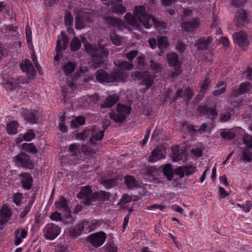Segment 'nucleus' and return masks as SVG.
<instances>
[{"label": "nucleus", "instance_id": "1", "mask_svg": "<svg viewBox=\"0 0 252 252\" xmlns=\"http://www.w3.org/2000/svg\"><path fill=\"white\" fill-rule=\"evenodd\" d=\"M134 18H132L129 23L133 27H138L136 20L137 19L146 29L150 28L152 25L160 32H165L166 24L163 22L157 21L156 19L145 12V8L143 6H135L134 10Z\"/></svg>", "mask_w": 252, "mask_h": 252}, {"label": "nucleus", "instance_id": "2", "mask_svg": "<svg viewBox=\"0 0 252 252\" xmlns=\"http://www.w3.org/2000/svg\"><path fill=\"white\" fill-rule=\"evenodd\" d=\"M85 48L93 58L90 64L94 69L99 67L103 63L104 59L107 58L109 55V51L105 46L101 45L99 43L97 47L92 44L87 43Z\"/></svg>", "mask_w": 252, "mask_h": 252}, {"label": "nucleus", "instance_id": "3", "mask_svg": "<svg viewBox=\"0 0 252 252\" xmlns=\"http://www.w3.org/2000/svg\"><path fill=\"white\" fill-rule=\"evenodd\" d=\"M96 80L101 83H114L123 81L125 79L124 73L122 71H114L109 74L105 70L100 69L95 72Z\"/></svg>", "mask_w": 252, "mask_h": 252}, {"label": "nucleus", "instance_id": "4", "mask_svg": "<svg viewBox=\"0 0 252 252\" xmlns=\"http://www.w3.org/2000/svg\"><path fill=\"white\" fill-rule=\"evenodd\" d=\"M131 76L134 81H140V85H145L146 87V91L149 89L154 82V77L149 72L136 71L132 72Z\"/></svg>", "mask_w": 252, "mask_h": 252}, {"label": "nucleus", "instance_id": "5", "mask_svg": "<svg viewBox=\"0 0 252 252\" xmlns=\"http://www.w3.org/2000/svg\"><path fill=\"white\" fill-rule=\"evenodd\" d=\"M131 109V107L119 103L117 107L118 114L110 113V117L116 122L122 123L126 120V115L129 114Z\"/></svg>", "mask_w": 252, "mask_h": 252}, {"label": "nucleus", "instance_id": "6", "mask_svg": "<svg viewBox=\"0 0 252 252\" xmlns=\"http://www.w3.org/2000/svg\"><path fill=\"white\" fill-rule=\"evenodd\" d=\"M61 229L58 225L53 223L47 224L43 229V236L47 240H53L60 233Z\"/></svg>", "mask_w": 252, "mask_h": 252}, {"label": "nucleus", "instance_id": "7", "mask_svg": "<svg viewBox=\"0 0 252 252\" xmlns=\"http://www.w3.org/2000/svg\"><path fill=\"white\" fill-rule=\"evenodd\" d=\"M104 4L111 5V10L118 15H122L126 12V7L121 4L122 0H101Z\"/></svg>", "mask_w": 252, "mask_h": 252}, {"label": "nucleus", "instance_id": "8", "mask_svg": "<svg viewBox=\"0 0 252 252\" xmlns=\"http://www.w3.org/2000/svg\"><path fill=\"white\" fill-rule=\"evenodd\" d=\"M106 238V235L103 232H98L92 234L87 238L88 242L95 248H98L102 246Z\"/></svg>", "mask_w": 252, "mask_h": 252}, {"label": "nucleus", "instance_id": "9", "mask_svg": "<svg viewBox=\"0 0 252 252\" xmlns=\"http://www.w3.org/2000/svg\"><path fill=\"white\" fill-rule=\"evenodd\" d=\"M110 197V193L105 191H100L99 192H94L93 195V198L86 201V205L90 206L93 204V203L97 201L99 203L108 200Z\"/></svg>", "mask_w": 252, "mask_h": 252}, {"label": "nucleus", "instance_id": "10", "mask_svg": "<svg viewBox=\"0 0 252 252\" xmlns=\"http://www.w3.org/2000/svg\"><path fill=\"white\" fill-rule=\"evenodd\" d=\"M19 66L23 72L27 73L28 79L31 80L34 78L35 70L30 60L26 59L23 63L19 64Z\"/></svg>", "mask_w": 252, "mask_h": 252}, {"label": "nucleus", "instance_id": "11", "mask_svg": "<svg viewBox=\"0 0 252 252\" xmlns=\"http://www.w3.org/2000/svg\"><path fill=\"white\" fill-rule=\"evenodd\" d=\"M233 39L234 42L238 44L243 50L246 49L249 44L247 35L242 31L235 32L233 34Z\"/></svg>", "mask_w": 252, "mask_h": 252}, {"label": "nucleus", "instance_id": "12", "mask_svg": "<svg viewBox=\"0 0 252 252\" xmlns=\"http://www.w3.org/2000/svg\"><path fill=\"white\" fill-rule=\"evenodd\" d=\"M197 110L199 115H207L212 121H214L218 116L215 107H209L208 105H199Z\"/></svg>", "mask_w": 252, "mask_h": 252}, {"label": "nucleus", "instance_id": "13", "mask_svg": "<svg viewBox=\"0 0 252 252\" xmlns=\"http://www.w3.org/2000/svg\"><path fill=\"white\" fill-rule=\"evenodd\" d=\"M193 95V93L190 88H187L185 89H179L175 93L174 100H176L178 98H182L184 101L188 102Z\"/></svg>", "mask_w": 252, "mask_h": 252}, {"label": "nucleus", "instance_id": "14", "mask_svg": "<svg viewBox=\"0 0 252 252\" xmlns=\"http://www.w3.org/2000/svg\"><path fill=\"white\" fill-rule=\"evenodd\" d=\"M16 157L18 161L22 167L30 169L34 168V164L30 159V156L22 153L17 155Z\"/></svg>", "mask_w": 252, "mask_h": 252}, {"label": "nucleus", "instance_id": "15", "mask_svg": "<svg viewBox=\"0 0 252 252\" xmlns=\"http://www.w3.org/2000/svg\"><path fill=\"white\" fill-rule=\"evenodd\" d=\"M165 151L162 147H157L152 152L151 155L148 158V160L151 162H154L157 160L165 158Z\"/></svg>", "mask_w": 252, "mask_h": 252}, {"label": "nucleus", "instance_id": "16", "mask_svg": "<svg viewBox=\"0 0 252 252\" xmlns=\"http://www.w3.org/2000/svg\"><path fill=\"white\" fill-rule=\"evenodd\" d=\"M93 193L91 187L86 186L82 187L80 189V191L77 194V196L80 199H84L83 201V204L86 205V201L93 198Z\"/></svg>", "mask_w": 252, "mask_h": 252}, {"label": "nucleus", "instance_id": "17", "mask_svg": "<svg viewBox=\"0 0 252 252\" xmlns=\"http://www.w3.org/2000/svg\"><path fill=\"white\" fill-rule=\"evenodd\" d=\"M212 43V38L211 37H208L207 38L201 37L198 39L195 45L197 50L204 51L210 48Z\"/></svg>", "mask_w": 252, "mask_h": 252}, {"label": "nucleus", "instance_id": "18", "mask_svg": "<svg viewBox=\"0 0 252 252\" xmlns=\"http://www.w3.org/2000/svg\"><path fill=\"white\" fill-rule=\"evenodd\" d=\"M199 24V19L195 18L192 21L183 23L181 27L186 32H193L198 29Z\"/></svg>", "mask_w": 252, "mask_h": 252}, {"label": "nucleus", "instance_id": "19", "mask_svg": "<svg viewBox=\"0 0 252 252\" xmlns=\"http://www.w3.org/2000/svg\"><path fill=\"white\" fill-rule=\"evenodd\" d=\"M158 46L160 50L158 53L159 56H161L164 51L169 46L168 37L166 36H158L157 37Z\"/></svg>", "mask_w": 252, "mask_h": 252}, {"label": "nucleus", "instance_id": "20", "mask_svg": "<svg viewBox=\"0 0 252 252\" xmlns=\"http://www.w3.org/2000/svg\"><path fill=\"white\" fill-rule=\"evenodd\" d=\"M91 131L90 142L93 144H94L96 141L101 140L104 137L103 131H101L96 126L92 127Z\"/></svg>", "mask_w": 252, "mask_h": 252}, {"label": "nucleus", "instance_id": "21", "mask_svg": "<svg viewBox=\"0 0 252 252\" xmlns=\"http://www.w3.org/2000/svg\"><path fill=\"white\" fill-rule=\"evenodd\" d=\"M10 216L9 209L7 206L3 205L0 210V229H2V226L8 221Z\"/></svg>", "mask_w": 252, "mask_h": 252}, {"label": "nucleus", "instance_id": "22", "mask_svg": "<svg viewBox=\"0 0 252 252\" xmlns=\"http://www.w3.org/2000/svg\"><path fill=\"white\" fill-rule=\"evenodd\" d=\"M247 13L243 10L238 11L235 15V24L239 28H241L247 22Z\"/></svg>", "mask_w": 252, "mask_h": 252}, {"label": "nucleus", "instance_id": "23", "mask_svg": "<svg viewBox=\"0 0 252 252\" xmlns=\"http://www.w3.org/2000/svg\"><path fill=\"white\" fill-rule=\"evenodd\" d=\"M55 204L58 209H63L66 212L65 216L67 218L71 216V212L67 204V200L63 197L61 196L58 201L55 202Z\"/></svg>", "mask_w": 252, "mask_h": 252}, {"label": "nucleus", "instance_id": "24", "mask_svg": "<svg viewBox=\"0 0 252 252\" xmlns=\"http://www.w3.org/2000/svg\"><path fill=\"white\" fill-rule=\"evenodd\" d=\"M88 224V222L87 221L79 223L77 226L71 229L68 231L69 235L73 238L79 236L84 231L85 225H87Z\"/></svg>", "mask_w": 252, "mask_h": 252}, {"label": "nucleus", "instance_id": "25", "mask_svg": "<svg viewBox=\"0 0 252 252\" xmlns=\"http://www.w3.org/2000/svg\"><path fill=\"white\" fill-rule=\"evenodd\" d=\"M22 84H24V83L19 79L10 78L6 81L4 86L6 90L12 91L17 87H22Z\"/></svg>", "mask_w": 252, "mask_h": 252}, {"label": "nucleus", "instance_id": "26", "mask_svg": "<svg viewBox=\"0 0 252 252\" xmlns=\"http://www.w3.org/2000/svg\"><path fill=\"white\" fill-rule=\"evenodd\" d=\"M19 176L23 187L27 189H30L32 188L33 182L32 176L27 173H21Z\"/></svg>", "mask_w": 252, "mask_h": 252}, {"label": "nucleus", "instance_id": "27", "mask_svg": "<svg viewBox=\"0 0 252 252\" xmlns=\"http://www.w3.org/2000/svg\"><path fill=\"white\" fill-rule=\"evenodd\" d=\"M119 99L117 94L109 95L105 99V101L101 104L102 108H110L116 103Z\"/></svg>", "mask_w": 252, "mask_h": 252}, {"label": "nucleus", "instance_id": "28", "mask_svg": "<svg viewBox=\"0 0 252 252\" xmlns=\"http://www.w3.org/2000/svg\"><path fill=\"white\" fill-rule=\"evenodd\" d=\"M173 154L172 158L174 161H179L186 158V153L184 150L178 148L172 149Z\"/></svg>", "mask_w": 252, "mask_h": 252}, {"label": "nucleus", "instance_id": "29", "mask_svg": "<svg viewBox=\"0 0 252 252\" xmlns=\"http://www.w3.org/2000/svg\"><path fill=\"white\" fill-rule=\"evenodd\" d=\"M114 64L122 70H130L134 68L133 63L125 61H121L118 60L115 61Z\"/></svg>", "mask_w": 252, "mask_h": 252}, {"label": "nucleus", "instance_id": "30", "mask_svg": "<svg viewBox=\"0 0 252 252\" xmlns=\"http://www.w3.org/2000/svg\"><path fill=\"white\" fill-rule=\"evenodd\" d=\"M250 149L248 148H240V159L248 162L252 161V152L250 151Z\"/></svg>", "mask_w": 252, "mask_h": 252}, {"label": "nucleus", "instance_id": "31", "mask_svg": "<svg viewBox=\"0 0 252 252\" xmlns=\"http://www.w3.org/2000/svg\"><path fill=\"white\" fill-rule=\"evenodd\" d=\"M103 22L110 26L120 27L121 25V20L115 17L104 16L103 18Z\"/></svg>", "mask_w": 252, "mask_h": 252}, {"label": "nucleus", "instance_id": "32", "mask_svg": "<svg viewBox=\"0 0 252 252\" xmlns=\"http://www.w3.org/2000/svg\"><path fill=\"white\" fill-rule=\"evenodd\" d=\"M137 67L140 70L146 69L149 67L147 60L144 55L139 56L137 58Z\"/></svg>", "mask_w": 252, "mask_h": 252}, {"label": "nucleus", "instance_id": "33", "mask_svg": "<svg viewBox=\"0 0 252 252\" xmlns=\"http://www.w3.org/2000/svg\"><path fill=\"white\" fill-rule=\"evenodd\" d=\"M62 37H61V40L63 42V45L61 44V42L60 39H58L57 41V46H56V49L58 51L59 50H65L66 48V47L67 46L68 39L67 37L63 34V32H62Z\"/></svg>", "mask_w": 252, "mask_h": 252}, {"label": "nucleus", "instance_id": "34", "mask_svg": "<svg viewBox=\"0 0 252 252\" xmlns=\"http://www.w3.org/2000/svg\"><path fill=\"white\" fill-rule=\"evenodd\" d=\"M125 183L127 187L130 189H134L138 187V183L131 176L125 177Z\"/></svg>", "mask_w": 252, "mask_h": 252}, {"label": "nucleus", "instance_id": "35", "mask_svg": "<svg viewBox=\"0 0 252 252\" xmlns=\"http://www.w3.org/2000/svg\"><path fill=\"white\" fill-rule=\"evenodd\" d=\"M167 61L170 66H176L179 63L178 55L174 53L167 55Z\"/></svg>", "mask_w": 252, "mask_h": 252}, {"label": "nucleus", "instance_id": "36", "mask_svg": "<svg viewBox=\"0 0 252 252\" xmlns=\"http://www.w3.org/2000/svg\"><path fill=\"white\" fill-rule=\"evenodd\" d=\"M25 119L30 123L35 124L39 118V114L37 112H28L25 115Z\"/></svg>", "mask_w": 252, "mask_h": 252}, {"label": "nucleus", "instance_id": "37", "mask_svg": "<svg viewBox=\"0 0 252 252\" xmlns=\"http://www.w3.org/2000/svg\"><path fill=\"white\" fill-rule=\"evenodd\" d=\"M162 170L163 174L166 177L167 179L171 181L173 177L174 173L171 165L170 164H167L163 167Z\"/></svg>", "mask_w": 252, "mask_h": 252}, {"label": "nucleus", "instance_id": "38", "mask_svg": "<svg viewBox=\"0 0 252 252\" xmlns=\"http://www.w3.org/2000/svg\"><path fill=\"white\" fill-rule=\"evenodd\" d=\"M76 64L75 63L72 62L67 63L65 64L63 68V69L67 76H71L72 73L74 71Z\"/></svg>", "mask_w": 252, "mask_h": 252}, {"label": "nucleus", "instance_id": "39", "mask_svg": "<svg viewBox=\"0 0 252 252\" xmlns=\"http://www.w3.org/2000/svg\"><path fill=\"white\" fill-rule=\"evenodd\" d=\"M70 49L71 51L75 52L78 51L81 46L80 40L77 37H74L70 42Z\"/></svg>", "mask_w": 252, "mask_h": 252}, {"label": "nucleus", "instance_id": "40", "mask_svg": "<svg viewBox=\"0 0 252 252\" xmlns=\"http://www.w3.org/2000/svg\"><path fill=\"white\" fill-rule=\"evenodd\" d=\"M226 87V84L221 82L216 87V89L213 93V95L216 96L220 95L225 91Z\"/></svg>", "mask_w": 252, "mask_h": 252}, {"label": "nucleus", "instance_id": "41", "mask_svg": "<svg viewBox=\"0 0 252 252\" xmlns=\"http://www.w3.org/2000/svg\"><path fill=\"white\" fill-rule=\"evenodd\" d=\"M83 16L78 15L75 17V28L77 29L81 30L85 27L86 22Z\"/></svg>", "mask_w": 252, "mask_h": 252}, {"label": "nucleus", "instance_id": "42", "mask_svg": "<svg viewBox=\"0 0 252 252\" xmlns=\"http://www.w3.org/2000/svg\"><path fill=\"white\" fill-rule=\"evenodd\" d=\"M69 151L71 156L79 157L81 155L79 145L71 144L69 147Z\"/></svg>", "mask_w": 252, "mask_h": 252}, {"label": "nucleus", "instance_id": "43", "mask_svg": "<svg viewBox=\"0 0 252 252\" xmlns=\"http://www.w3.org/2000/svg\"><path fill=\"white\" fill-rule=\"evenodd\" d=\"M18 123L15 121H12L7 124L6 127L7 132L8 134H14L17 131Z\"/></svg>", "mask_w": 252, "mask_h": 252}, {"label": "nucleus", "instance_id": "44", "mask_svg": "<svg viewBox=\"0 0 252 252\" xmlns=\"http://www.w3.org/2000/svg\"><path fill=\"white\" fill-rule=\"evenodd\" d=\"M220 135L224 139L231 140L235 138V134L229 130H222L220 132Z\"/></svg>", "mask_w": 252, "mask_h": 252}, {"label": "nucleus", "instance_id": "45", "mask_svg": "<svg viewBox=\"0 0 252 252\" xmlns=\"http://www.w3.org/2000/svg\"><path fill=\"white\" fill-rule=\"evenodd\" d=\"M105 188L109 189L114 187L117 184V182L115 179H102L100 182Z\"/></svg>", "mask_w": 252, "mask_h": 252}, {"label": "nucleus", "instance_id": "46", "mask_svg": "<svg viewBox=\"0 0 252 252\" xmlns=\"http://www.w3.org/2000/svg\"><path fill=\"white\" fill-rule=\"evenodd\" d=\"M81 151L86 156L90 158L93 157L95 155L94 151L91 147H89L85 145H83L81 147Z\"/></svg>", "mask_w": 252, "mask_h": 252}, {"label": "nucleus", "instance_id": "47", "mask_svg": "<svg viewBox=\"0 0 252 252\" xmlns=\"http://www.w3.org/2000/svg\"><path fill=\"white\" fill-rule=\"evenodd\" d=\"M251 84L249 82L242 83L239 89V94H243L251 90Z\"/></svg>", "mask_w": 252, "mask_h": 252}, {"label": "nucleus", "instance_id": "48", "mask_svg": "<svg viewBox=\"0 0 252 252\" xmlns=\"http://www.w3.org/2000/svg\"><path fill=\"white\" fill-rule=\"evenodd\" d=\"M91 134V129L84 130L83 131L78 133L76 134V138L77 139L84 140L90 137Z\"/></svg>", "mask_w": 252, "mask_h": 252}, {"label": "nucleus", "instance_id": "49", "mask_svg": "<svg viewBox=\"0 0 252 252\" xmlns=\"http://www.w3.org/2000/svg\"><path fill=\"white\" fill-rule=\"evenodd\" d=\"M111 40L113 44L116 46L121 45V40L118 35L116 34L115 31L112 32L110 34Z\"/></svg>", "mask_w": 252, "mask_h": 252}, {"label": "nucleus", "instance_id": "50", "mask_svg": "<svg viewBox=\"0 0 252 252\" xmlns=\"http://www.w3.org/2000/svg\"><path fill=\"white\" fill-rule=\"evenodd\" d=\"M243 142L246 145L244 148H252V136L246 135L243 138Z\"/></svg>", "mask_w": 252, "mask_h": 252}, {"label": "nucleus", "instance_id": "51", "mask_svg": "<svg viewBox=\"0 0 252 252\" xmlns=\"http://www.w3.org/2000/svg\"><path fill=\"white\" fill-rule=\"evenodd\" d=\"M73 18L69 11H66L64 16V23L66 26H71L73 23Z\"/></svg>", "mask_w": 252, "mask_h": 252}, {"label": "nucleus", "instance_id": "52", "mask_svg": "<svg viewBox=\"0 0 252 252\" xmlns=\"http://www.w3.org/2000/svg\"><path fill=\"white\" fill-rule=\"evenodd\" d=\"M148 68L152 69L155 72H158L160 69L161 67L159 63L155 62L152 60H151L150 61V65Z\"/></svg>", "mask_w": 252, "mask_h": 252}, {"label": "nucleus", "instance_id": "53", "mask_svg": "<svg viewBox=\"0 0 252 252\" xmlns=\"http://www.w3.org/2000/svg\"><path fill=\"white\" fill-rule=\"evenodd\" d=\"M132 197L128 195L127 194H125L123 195L122 198L120 200L118 204H126V203L130 202L132 200Z\"/></svg>", "mask_w": 252, "mask_h": 252}, {"label": "nucleus", "instance_id": "54", "mask_svg": "<svg viewBox=\"0 0 252 252\" xmlns=\"http://www.w3.org/2000/svg\"><path fill=\"white\" fill-rule=\"evenodd\" d=\"M138 53L137 50H132L127 53L126 57L129 61L132 62L133 59L136 57Z\"/></svg>", "mask_w": 252, "mask_h": 252}, {"label": "nucleus", "instance_id": "55", "mask_svg": "<svg viewBox=\"0 0 252 252\" xmlns=\"http://www.w3.org/2000/svg\"><path fill=\"white\" fill-rule=\"evenodd\" d=\"M210 81L209 80V78L206 77L203 83L201 84V91L203 93L205 92L206 90H208V87L210 86Z\"/></svg>", "mask_w": 252, "mask_h": 252}, {"label": "nucleus", "instance_id": "56", "mask_svg": "<svg viewBox=\"0 0 252 252\" xmlns=\"http://www.w3.org/2000/svg\"><path fill=\"white\" fill-rule=\"evenodd\" d=\"M35 134L31 130L26 133L24 136L25 141H31L32 139L34 138Z\"/></svg>", "mask_w": 252, "mask_h": 252}, {"label": "nucleus", "instance_id": "57", "mask_svg": "<svg viewBox=\"0 0 252 252\" xmlns=\"http://www.w3.org/2000/svg\"><path fill=\"white\" fill-rule=\"evenodd\" d=\"M32 203L31 202H29L28 204L25 207L24 210L20 213V217L21 218H24L27 214L30 212L31 207H32Z\"/></svg>", "mask_w": 252, "mask_h": 252}, {"label": "nucleus", "instance_id": "58", "mask_svg": "<svg viewBox=\"0 0 252 252\" xmlns=\"http://www.w3.org/2000/svg\"><path fill=\"white\" fill-rule=\"evenodd\" d=\"M25 148L32 153L36 154L37 153V150L33 143L26 144Z\"/></svg>", "mask_w": 252, "mask_h": 252}, {"label": "nucleus", "instance_id": "59", "mask_svg": "<svg viewBox=\"0 0 252 252\" xmlns=\"http://www.w3.org/2000/svg\"><path fill=\"white\" fill-rule=\"evenodd\" d=\"M184 173L187 176H189L194 172V167L192 165L183 166Z\"/></svg>", "mask_w": 252, "mask_h": 252}, {"label": "nucleus", "instance_id": "60", "mask_svg": "<svg viewBox=\"0 0 252 252\" xmlns=\"http://www.w3.org/2000/svg\"><path fill=\"white\" fill-rule=\"evenodd\" d=\"M231 117V114L230 112H227L225 114H222L220 115V120L221 122H226L229 121Z\"/></svg>", "mask_w": 252, "mask_h": 252}, {"label": "nucleus", "instance_id": "61", "mask_svg": "<svg viewBox=\"0 0 252 252\" xmlns=\"http://www.w3.org/2000/svg\"><path fill=\"white\" fill-rule=\"evenodd\" d=\"M174 172L175 174L179 175L180 179L183 178L185 176L183 166L178 167L176 170H175Z\"/></svg>", "mask_w": 252, "mask_h": 252}, {"label": "nucleus", "instance_id": "62", "mask_svg": "<svg viewBox=\"0 0 252 252\" xmlns=\"http://www.w3.org/2000/svg\"><path fill=\"white\" fill-rule=\"evenodd\" d=\"M246 2V0H232L231 4L236 7L242 6Z\"/></svg>", "mask_w": 252, "mask_h": 252}, {"label": "nucleus", "instance_id": "63", "mask_svg": "<svg viewBox=\"0 0 252 252\" xmlns=\"http://www.w3.org/2000/svg\"><path fill=\"white\" fill-rule=\"evenodd\" d=\"M26 38L28 43H30L32 42V31L29 26L26 27Z\"/></svg>", "mask_w": 252, "mask_h": 252}, {"label": "nucleus", "instance_id": "64", "mask_svg": "<svg viewBox=\"0 0 252 252\" xmlns=\"http://www.w3.org/2000/svg\"><path fill=\"white\" fill-rule=\"evenodd\" d=\"M176 49L180 53H183L185 49V44L181 41H178L177 43Z\"/></svg>", "mask_w": 252, "mask_h": 252}]
</instances>
